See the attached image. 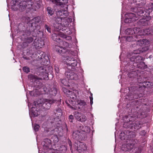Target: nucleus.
Listing matches in <instances>:
<instances>
[{"mask_svg":"<svg viewBox=\"0 0 153 153\" xmlns=\"http://www.w3.org/2000/svg\"><path fill=\"white\" fill-rule=\"evenodd\" d=\"M19 0H17L16 1H13L14 4L12 6V8L15 9L16 10L19 9L20 11H23L26 8L28 9H30L33 4V3L32 2H26L25 1H23L22 2H21L19 4L18 2Z\"/></svg>","mask_w":153,"mask_h":153,"instance_id":"nucleus-1","label":"nucleus"},{"mask_svg":"<svg viewBox=\"0 0 153 153\" xmlns=\"http://www.w3.org/2000/svg\"><path fill=\"white\" fill-rule=\"evenodd\" d=\"M56 100H48L47 99H41L38 101L34 102L35 106L39 105L41 106L46 109H49L51 106V104L56 102Z\"/></svg>","mask_w":153,"mask_h":153,"instance_id":"nucleus-2","label":"nucleus"},{"mask_svg":"<svg viewBox=\"0 0 153 153\" xmlns=\"http://www.w3.org/2000/svg\"><path fill=\"white\" fill-rule=\"evenodd\" d=\"M41 21V19L39 16H38L33 18L31 21V23L30 26L31 27L29 29V31L27 33V35H29L31 33L32 34V32H38L40 33H42L40 31H38L36 30V28L38 27L37 23H39Z\"/></svg>","mask_w":153,"mask_h":153,"instance_id":"nucleus-3","label":"nucleus"},{"mask_svg":"<svg viewBox=\"0 0 153 153\" xmlns=\"http://www.w3.org/2000/svg\"><path fill=\"white\" fill-rule=\"evenodd\" d=\"M138 117L135 116L134 117L133 116H131L129 115L128 116L125 117L124 118V120L126 122L123 124V127L126 128H132L133 126H132V124L133 123L132 122L136 120Z\"/></svg>","mask_w":153,"mask_h":153,"instance_id":"nucleus-4","label":"nucleus"},{"mask_svg":"<svg viewBox=\"0 0 153 153\" xmlns=\"http://www.w3.org/2000/svg\"><path fill=\"white\" fill-rule=\"evenodd\" d=\"M140 51L138 50H135L132 53V56L130 58L131 61L135 63L140 62L141 61L143 60V58L135 54L140 53Z\"/></svg>","mask_w":153,"mask_h":153,"instance_id":"nucleus-5","label":"nucleus"},{"mask_svg":"<svg viewBox=\"0 0 153 153\" xmlns=\"http://www.w3.org/2000/svg\"><path fill=\"white\" fill-rule=\"evenodd\" d=\"M120 136L122 139L128 140L134 137L135 135L133 131H125L123 132H122Z\"/></svg>","mask_w":153,"mask_h":153,"instance_id":"nucleus-6","label":"nucleus"},{"mask_svg":"<svg viewBox=\"0 0 153 153\" xmlns=\"http://www.w3.org/2000/svg\"><path fill=\"white\" fill-rule=\"evenodd\" d=\"M65 75L66 78L68 80H77L79 78V74H78L72 71L66 72Z\"/></svg>","mask_w":153,"mask_h":153,"instance_id":"nucleus-7","label":"nucleus"},{"mask_svg":"<svg viewBox=\"0 0 153 153\" xmlns=\"http://www.w3.org/2000/svg\"><path fill=\"white\" fill-rule=\"evenodd\" d=\"M126 16H126L127 18L125 20V22L130 23L134 22L139 18L137 16H136V14L132 13H128L126 14Z\"/></svg>","mask_w":153,"mask_h":153,"instance_id":"nucleus-8","label":"nucleus"},{"mask_svg":"<svg viewBox=\"0 0 153 153\" xmlns=\"http://www.w3.org/2000/svg\"><path fill=\"white\" fill-rule=\"evenodd\" d=\"M62 43L63 45V47L57 46L56 47V51L60 53H67V51L66 50V48L69 46L68 43L65 41H62Z\"/></svg>","mask_w":153,"mask_h":153,"instance_id":"nucleus-9","label":"nucleus"},{"mask_svg":"<svg viewBox=\"0 0 153 153\" xmlns=\"http://www.w3.org/2000/svg\"><path fill=\"white\" fill-rule=\"evenodd\" d=\"M65 62L67 65L74 67L76 66L77 61L74 58H71L69 56H67L65 58Z\"/></svg>","mask_w":153,"mask_h":153,"instance_id":"nucleus-10","label":"nucleus"},{"mask_svg":"<svg viewBox=\"0 0 153 153\" xmlns=\"http://www.w3.org/2000/svg\"><path fill=\"white\" fill-rule=\"evenodd\" d=\"M74 114L75 118L79 121L81 122H84L87 120L86 117L80 112L75 111Z\"/></svg>","mask_w":153,"mask_h":153,"instance_id":"nucleus-11","label":"nucleus"},{"mask_svg":"<svg viewBox=\"0 0 153 153\" xmlns=\"http://www.w3.org/2000/svg\"><path fill=\"white\" fill-rule=\"evenodd\" d=\"M28 78L32 81L34 82L37 84L36 85L39 86V85H41V82L40 80H42V78L39 77L36 75H30L28 76Z\"/></svg>","mask_w":153,"mask_h":153,"instance_id":"nucleus-12","label":"nucleus"},{"mask_svg":"<svg viewBox=\"0 0 153 153\" xmlns=\"http://www.w3.org/2000/svg\"><path fill=\"white\" fill-rule=\"evenodd\" d=\"M139 33L142 35H153V27L149 28L142 30L139 31Z\"/></svg>","mask_w":153,"mask_h":153,"instance_id":"nucleus-13","label":"nucleus"},{"mask_svg":"<svg viewBox=\"0 0 153 153\" xmlns=\"http://www.w3.org/2000/svg\"><path fill=\"white\" fill-rule=\"evenodd\" d=\"M75 146L78 151L80 150L81 151H83L86 149L85 144L80 141H77V142H76Z\"/></svg>","mask_w":153,"mask_h":153,"instance_id":"nucleus-14","label":"nucleus"},{"mask_svg":"<svg viewBox=\"0 0 153 153\" xmlns=\"http://www.w3.org/2000/svg\"><path fill=\"white\" fill-rule=\"evenodd\" d=\"M44 90L46 93L48 94H49L53 96H55L57 93L56 89L55 88L50 89L49 88H47L46 87H45L44 88Z\"/></svg>","mask_w":153,"mask_h":153,"instance_id":"nucleus-15","label":"nucleus"},{"mask_svg":"<svg viewBox=\"0 0 153 153\" xmlns=\"http://www.w3.org/2000/svg\"><path fill=\"white\" fill-rule=\"evenodd\" d=\"M47 67L44 66L38 68L37 69V72L39 73L38 74L40 75H42L48 74V71L47 70Z\"/></svg>","mask_w":153,"mask_h":153,"instance_id":"nucleus-16","label":"nucleus"},{"mask_svg":"<svg viewBox=\"0 0 153 153\" xmlns=\"http://www.w3.org/2000/svg\"><path fill=\"white\" fill-rule=\"evenodd\" d=\"M42 144L44 149H47L51 148V141L50 139L48 138L44 139Z\"/></svg>","mask_w":153,"mask_h":153,"instance_id":"nucleus-17","label":"nucleus"},{"mask_svg":"<svg viewBox=\"0 0 153 153\" xmlns=\"http://www.w3.org/2000/svg\"><path fill=\"white\" fill-rule=\"evenodd\" d=\"M80 131H75L72 134V138L77 140H80L81 136H80Z\"/></svg>","mask_w":153,"mask_h":153,"instance_id":"nucleus-18","label":"nucleus"},{"mask_svg":"<svg viewBox=\"0 0 153 153\" xmlns=\"http://www.w3.org/2000/svg\"><path fill=\"white\" fill-rule=\"evenodd\" d=\"M56 14L59 17L64 16V18H65L67 15V12L63 10L58 11Z\"/></svg>","mask_w":153,"mask_h":153,"instance_id":"nucleus-19","label":"nucleus"},{"mask_svg":"<svg viewBox=\"0 0 153 153\" xmlns=\"http://www.w3.org/2000/svg\"><path fill=\"white\" fill-rule=\"evenodd\" d=\"M60 36H61V34L60 35L54 33L52 34V38L55 41L58 42H60L61 40L60 38Z\"/></svg>","mask_w":153,"mask_h":153,"instance_id":"nucleus-20","label":"nucleus"},{"mask_svg":"<svg viewBox=\"0 0 153 153\" xmlns=\"http://www.w3.org/2000/svg\"><path fill=\"white\" fill-rule=\"evenodd\" d=\"M134 146V143H127L126 144H125L123 145L124 148H126V149H123V150H124L126 151H128L129 150H131L133 148Z\"/></svg>","mask_w":153,"mask_h":153,"instance_id":"nucleus-21","label":"nucleus"},{"mask_svg":"<svg viewBox=\"0 0 153 153\" xmlns=\"http://www.w3.org/2000/svg\"><path fill=\"white\" fill-rule=\"evenodd\" d=\"M79 128L81 130L82 132H85L89 133L90 131V129L88 126H79Z\"/></svg>","mask_w":153,"mask_h":153,"instance_id":"nucleus-22","label":"nucleus"},{"mask_svg":"<svg viewBox=\"0 0 153 153\" xmlns=\"http://www.w3.org/2000/svg\"><path fill=\"white\" fill-rule=\"evenodd\" d=\"M132 126H133L132 128H129L132 129L134 128V131H135L136 130H138L141 127L140 122L138 121H136L135 123H134L132 124Z\"/></svg>","mask_w":153,"mask_h":153,"instance_id":"nucleus-23","label":"nucleus"},{"mask_svg":"<svg viewBox=\"0 0 153 153\" xmlns=\"http://www.w3.org/2000/svg\"><path fill=\"white\" fill-rule=\"evenodd\" d=\"M142 7H140L138 8L134 9L135 10H137L135 11L136 14L137 16H143V14L144 13V11L143 10L141 9Z\"/></svg>","mask_w":153,"mask_h":153,"instance_id":"nucleus-24","label":"nucleus"},{"mask_svg":"<svg viewBox=\"0 0 153 153\" xmlns=\"http://www.w3.org/2000/svg\"><path fill=\"white\" fill-rule=\"evenodd\" d=\"M54 112L56 116L59 117V116H61L62 114V110L59 107L57 108H56L55 110L54 111Z\"/></svg>","mask_w":153,"mask_h":153,"instance_id":"nucleus-25","label":"nucleus"},{"mask_svg":"<svg viewBox=\"0 0 153 153\" xmlns=\"http://www.w3.org/2000/svg\"><path fill=\"white\" fill-rule=\"evenodd\" d=\"M137 88L135 87H133L129 89V93L130 94V96H132V95L137 94Z\"/></svg>","mask_w":153,"mask_h":153,"instance_id":"nucleus-26","label":"nucleus"},{"mask_svg":"<svg viewBox=\"0 0 153 153\" xmlns=\"http://www.w3.org/2000/svg\"><path fill=\"white\" fill-rule=\"evenodd\" d=\"M88 134L85 132H82L80 131V136L81 137L80 140H85L87 137Z\"/></svg>","mask_w":153,"mask_h":153,"instance_id":"nucleus-27","label":"nucleus"},{"mask_svg":"<svg viewBox=\"0 0 153 153\" xmlns=\"http://www.w3.org/2000/svg\"><path fill=\"white\" fill-rule=\"evenodd\" d=\"M136 35H135L127 36L126 38V40L128 42L136 41Z\"/></svg>","mask_w":153,"mask_h":153,"instance_id":"nucleus-28","label":"nucleus"},{"mask_svg":"<svg viewBox=\"0 0 153 153\" xmlns=\"http://www.w3.org/2000/svg\"><path fill=\"white\" fill-rule=\"evenodd\" d=\"M126 32L128 33L129 34H133V33L135 34L137 32L136 28H134L133 29L131 28H128L127 29Z\"/></svg>","mask_w":153,"mask_h":153,"instance_id":"nucleus-29","label":"nucleus"},{"mask_svg":"<svg viewBox=\"0 0 153 153\" xmlns=\"http://www.w3.org/2000/svg\"><path fill=\"white\" fill-rule=\"evenodd\" d=\"M31 111L32 115L34 117H36L39 114V111L36 109L35 107H32Z\"/></svg>","mask_w":153,"mask_h":153,"instance_id":"nucleus-30","label":"nucleus"},{"mask_svg":"<svg viewBox=\"0 0 153 153\" xmlns=\"http://www.w3.org/2000/svg\"><path fill=\"white\" fill-rule=\"evenodd\" d=\"M138 67L141 69H144L146 68L147 67V65H146L144 62H142L137 65Z\"/></svg>","mask_w":153,"mask_h":153,"instance_id":"nucleus-31","label":"nucleus"},{"mask_svg":"<svg viewBox=\"0 0 153 153\" xmlns=\"http://www.w3.org/2000/svg\"><path fill=\"white\" fill-rule=\"evenodd\" d=\"M61 0H52V2L57 5L61 6L63 5V2L60 1Z\"/></svg>","mask_w":153,"mask_h":153,"instance_id":"nucleus-32","label":"nucleus"},{"mask_svg":"<svg viewBox=\"0 0 153 153\" xmlns=\"http://www.w3.org/2000/svg\"><path fill=\"white\" fill-rule=\"evenodd\" d=\"M78 104L81 107H82L86 105V102L84 100H81L78 101Z\"/></svg>","mask_w":153,"mask_h":153,"instance_id":"nucleus-33","label":"nucleus"},{"mask_svg":"<svg viewBox=\"0 0 153 153\" xmlns=\"http://www.w3.org/2000/svg\"><path fill=\"white\" fill-rule=\"evenodd\" d=\"M64 16L59 17L57 16L55 18V22H57L59 24H61L62 21V19L64 18Z\"/></svg>","mask_w":153,"mask_h":153,"instance_id":"nucleus-34","label":"nucleus"},{"mask_svg":"<svg viewBox=\"0 0 153 153\" xmlns=\"http://www.w3.org/2000/svg\"><path fill=\"white\" fill-rule=\"evenodd\" d=\"M47 11L48 13L51 16H52L54 12L52 9L49 7L47 8Z\"/></svg>","mask_w":153,"mask_h":153,"instance_id":"nucleus-35","label":"nucleus"},{"mask_svg":"<svg viewBox=\"0 0 153 153\" xmlns=\"http://www.w3.org/2000/svg\"><path fill=\"white\" fill-rule=\"evenodd\" d=\"M61 36L62 38L65 39L67 40H70L71 39V37L70 36H66L64 34H61Z\"/></svg>","mask_w":153,"mask_h":153,"instance_id":"nucleus-36","label":"nucleus"},{"mask_svg":"<svg viewBox=\"0 0 153 153\" xmlns=\"http://www.w3.org/2000/svg\"><path fill=\"white\" fill-rule=\"evenodd\" d=\"M25 40H26L28 43L30 44L33 42V39L31 37H27L25 39Z\"/></svg>","mask_w":153,"mask_h":153,"instance_id":"nucleus-37","label":"nucleus"},{"mask_svg":"<svg viewBox=\"0 0 153 153\" xmlns=\"http://www.w3.org/2000/svg\"><path fill=\"white\" fill-rule=\"evenodd\" d=\"M141 2L138 4L139 5V7H142L146 3V1L145 0H141Z\"/></svg>","mask_w":153,"mask_h":153,"instance_id":"nucleus-38","label":"nucleus"},{"mask_svg":"<svg viewBox=\"0 0 153 153\" xmlns=\"http://www.w3.org/2000/svg\"><path fill=\"white\" fill-rule=\"evenodd\" d=\"M39 125L36 124H35L33 127V129L35 131H38L39 130Z\"/></svg>","mask_w":153,"mask_h":153,"instance_id":"nucleus-39","label":"nucleus"},{"mask_svg":"<svg viewBox=\"0 0 153 153\" xmlns=\"http://www.w3.org/2000/svg\"><path fill=\"white\" fill-rule=\"evenodd\" d=\"M23 71L26 73H28L30 71V69L28 67H24L23 68Z\"/></svg>","mask_w":153,"mask_h":153,"instance_id":"nucleus-40","label":"nucleus"},{"mask_svg":"<svg viewBox=\"0 0 153 153\" xmlns=\"http://www.w3.org/2000/svg\"><path fill=\"white\" fill-rule=\"evenodd\" d=\"M63 90L64 93L65 94H66L67 95H69V94L71 92L69 90L67 89H66L65 88H63Z\"/></svg>","mask_w":153,"mask_h":153,"instance_id":"nucleus-41","label":"nucleus"},{"mask_svg":"<svg viewBox=\"0 0 153 153\" xmlns=\"http://www.w3.org/2000/svg\"><path fill=\"white\" fill-rule=\"evenodd\" d=\"M54 27L57 29L58 30H60L62 29V25L61 24L57 26H56V25H55Z\"/></svg>","mask_w":153,"mask_h":153,"instance_id":"nucleus-42","label":"nucleus"},{"mask_svg":"<svg viewBox=\"0 0 153 153\" xmlns=\"http://www.w3.org/2000/svg\"><path fill=\"white\" fill-rule=\"evenodd\" d=\"M54 27L57 29L58 30H60L62 29V25L61 24L57 26H56V25H55Z\"/></svg>","mask_w":153,"mask_h":153,"instance_id":"nucleus-43","label":"nucleus"},{"mask_svg":"<svg viewBox=\"0 0 153 153\" xmlns=\"http://www.w3.org/2000/svg\"><path fill=\"white\" fill-rule=\"evenodd\" d=\"M28 43L26 40L25 42H23L22 44V47L23 48H25V47L28 46Z\"/></svg>","mask_w":153,"mask_h":153,"instance_id":"nucleus-44","label":"nucleus"},{"mask_svg":"<svg viewBox=\"0 0 153 153\" xmlns=\"http://www.w3.org/2000/svg\"><path fill=\"white\" fill-rule=\"evenodd\" d=\"M74 117L73 115H71L69 116V120L71 122H73V120L74 119Z\"/></svg>","mask_w":153,"mask_h":153,"instance_id":"nucleus-45","label":"nucleus"},{"mask_svg":"<svg viewBox=\"0 0 153 153\" xmlns=\"http://www.w3.org/2000/svg\"><path fill=\"white\" fill-rule=\"evenodd\" d=\"M45 28L48 31L49 33H51V28L49 27L47 25H45Z\"/></svg>","mask_w":153,"mask_h":153,"instance_id":"nucleus-46","label":"nucleus"},{"mask_svg":"<svg viewBox=\"0 0 153 153\" xmlns=\"http://www.w3.org/2000/svg\"><path fill=\"white\" fill-rule=\"evenodd\" d=\"M140 42V43L141 44H143V40H140L137 41V42H136L137 44V45L139 44V45H140V44H139V42Z\"/></svg>","mask_w":153,"mask_h":153,"instance_id":"nucleus-47","label":"nucleus"},{"mask_svg":"<svg viewBox=\"0 0 153 153\" xmlns=\"http://www.w3.org/2000/svg\"><path fill=\"white\" fill-rule=\"evenodd\" d=\"M146 132L144 130H143V131H141V135H145L146 134Z\"/></svg>","mask_w":153,"mask_h":153,"instance_id":"nucleus-48","label":"nucleus"},{"mask_svg":"<svg viewBox=\"0 0 153 153\" xmlns=\"http://www.w3.org/2000/svg\"><path fill=\"white\" fill-rule=\"evenodd\" d=\"M13 1H17V0H12ZM32 0H20L21 1H26V2H31V1Z\"/></svg>","mask_w":153,"mask_h":153,"instance_id":"nucleus-49","label":"nucleus"},{"mask_svg":"<svg viewBox=\"0 0 153 153\" xmlns=\"http://www.w3.org/2000/svg\"><path fill=\"white\" fill-rule=\"evenodd\" d=\"M90 104L91 105H92L93 103V98L92 97H90Z\"/></svg>","mask_w":153,"mask_h":153,"instance_id":"nucleus-50","label":"nucleus"},{"mask_svg":"<svg viewBox=\"0 0 153 153\" xmlns=\"http://www.w3.org/2000/svg\"><path fill=\"white\" fill-rule=\"evenodd\" d=\"M140 22L141 23L142 25H143V22H145V19H141L140 20Z\"/></svg>","mask_w":153,"mask_h":153,"instance_id":"nucleus-51","label":"nucleus"},{"mask_svg":"<svg viewBox=\"0 0 153 153\" xmlns=\"http://www.w3.org/2000/svg\"><path fill=\"white\" fill-rule=\"evenodd\" d=\"M60 24L58 23H57V22H54L53 24V27H54L55 25H56V26H57Z\"/></svg>","mask_w":153,"mask_h":153,"instance_id":"nucleus-52","label":"nucleus"},{"mask_svg":"<svg viewBox=\"0 0 153 153\" xmlns=\"http://www.w3.org/2000/svg\"><path fill=\"white\" fill-rule=\"evenodd\" d=\"M62 83L64 84V85H66V84L64 83L65 82V80L62 79V80H61Z\"/></svg>","mask_w":153,"mask_h":153,"instance_id":"nucleus-53","label":"nucleus"},{"mask_svg":"<svg viewBox=\"0 0 153 153\" xmlns=\"http://www.w3.org/2000/svg\"><path fill=\"white\" fill-rule=\"evenodd\" d=\"M69 145L70 147V149L71 150V148H72V144H71V142L70 141V142L69 143Z\"/></svg>","mask_w":153,"mask_h":153,"instance_id":"nucleus-54","label":"nucleus"},{"mask_svg":"<svg viewBox=\"0 0 153 153\" xmlns=\"http://www.w3.org/2000/svg\"><path fill=\"white\" fill-rule=\"evenodd\" d=\"M55 70L56 71V72L57 73H58L59 72V70L58 68H55Z\"/></svg>","mask_w":153,"mask_h":153,"instance_id":"nucleus-55","label":"nucleus"},{"mask_svg":"<svg viewBox=\"0 0 153 153\" xmlns=\"http://www.w3.org/2000/svg\"><path fill=\"white\" fill-rule=\"evenodd\" d=\"M50 71H51L52 70V68L51 67H50Z\"/></svg>","mask_w":153,"mask_h":153,"instance_id":"nucleus-56","label":"nucleus"},{"mask_svg":"<svg viewBox=\"0 0 153 153\" xmlns=\"http://www.w3.org/2000/svg\"><path fill=\"white\" fill-rule=\"evenodd\" d=\"M133 96V97H132V98H137L136 97H134V96H133V95L132 96Z\"/></svg>","mask_w":153,"mask_h":153,"instance_id":"nucleus-57","label":"nucleus"},{"mask_svg":"<svg viewBox=\"0 0 153 153\" xmlns=\"http://www.w3.org/2000/svg\"><path fill=\"white\" fill-rule=\"evenodd\" d=\"M152 8V7H151L150 8L149 7V9H151Z\"/></svg>","mask_w":153,"mask_h":153,"instance_id":"nucleus-58","label":"nucleus"},{"mask_svg":"<svg viewBox=\"0 0 153 153\" xmlns=\"http://www.w3.org/2000/svg\"><path fill=\"white\" fill-rule=\"evenodd\" d=\"M44 45V43L43 42V43L42 44V46L43 45Z\"/></svg>","mask_w":153,"mask_h":153,"instance_id":"nucleus-59","label":"nucleus"},{"mask_svg":"<svg viewBox=\"0 0 153 153\" xmlns=\"http://www.w3.org/2000/svg\"><path fill=\"white\" fill-rule=\"evenodd\" d=\"M53 134V132H51V134Z\"/></svg>","mask_w":153,"mask_h":153,"instance_id":"nucleus-60","label":"nucleus"},{"mask_svg":"<svg viewBox=\"0 0 153 153\" xmlns=\"http://www.w3.org/2000/svg\"><path fill=\"white\" fill-rule=\"evenodd\" d=\"M150 4H152H152H152V3H150Z\"/></svg>","mask_w":153,"mask_h":153,"instance_id":"nucleus-61","label":"nucleus"},{"mask_svg":"<svg viewBox=\"0 0 153 153\" xmlns=\"http://www.w3.org/2000/svg\"><path fill=\"white\" fill-rule=\"evenodd\" d=\"M56 137V138H57V140H58V139H57V137Z\"/></svg>","mask_w":153,"mask_h":153,"instance_id":"nucleus-62","label":"nucleus"},{"mask_svg":"<svg viewBox=\"0 0 153 153\" xmlns=\"http://www.w3.org/2000/svg\"><path fill=\"white\" fill-rule=\"evenodd\" d=\"M53 130L52 131H51V132H52V131H53Z\"/></svg>","mask_w":153,"mask_h":153,"instance_id":"nucleus-63","label":"nucleus"},{"mask_svg":"<svg viewBox=\"0 0 153 153\" xmlns=\"http://www.w3.org/2000/svg\"><path fill=\"white\" fill-rule=\"evenodd\" d=\"M35 41H36V40H35V41H34V42H35Z\"/></svg>","mask_w":153,"mask_h":153,"instance_id":"nucleus-64","label":"nucleus"}]
</instances>
